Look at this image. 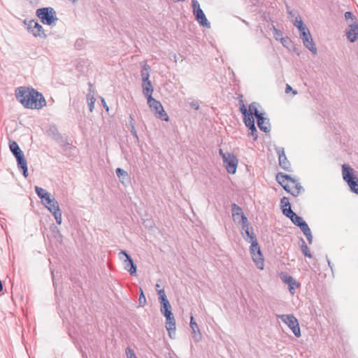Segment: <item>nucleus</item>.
Listing matches in <instances>:
<instances>
[{"instance_id":"obj_35","label":"nucleus","mask_w":358,"mask_h":358,"mask_svg":"<svg viewBox=\"0 0 358 358\" xmlns=\"http://www.w3.org/2000/svg\"><path fill=\"white\" fill-rule=\"evenodd\" d=\"M273 37L277 41H280L282 38V33L279 29H276L275 27H273Z\"/></svg>"},{"instance_id":"obj_23","label":"nucleus","mask_w":358,"mask_h":358,"mask_svg":"<svg viewBox=\"0 0 358 358\" xmlns=\"http://www.w3.org/2000/svg\"><path fill=\"white\" fill-rule=\"evenodd\" d=\"M257 125L259 128L265 131L268 132L270 130V125L268 122L262 115H260L257 117Z\"/></svg>"},{"instance_id":"obj_14","label":"nucleus","mask_w":358,"mask_h":358,"mask_svg":"<svg viewBox=\"0 0 358 358\" xmlns=\"http://www.w3.org/2000/svg\"><path fill=\"white\" fill-rule=\"evenodd\" d=\"M282 280L288 285L289 290L292 294H294L295 289L300 287V283L294 279L291 275L287 273L281 274Z\"/></svg>"},{"instance_id":"obj_34","label":"nucleus","mask_w":358,"mask_h":358,"mask_svg":"<svg viewBox=\"0 0 358 358\" xmlns=\"http://www.w3.org/2000/svg\"><path fill=\"white\" fill-rule=\"evenodd\" d=\"M158 294L159 296V298L161 304H164V303H169V302L168 301V299H166V296L165 294V292H164V289L158 290Z\"/></svg>"},{"instance_id":"obj_27","label":"nucleus","mask_w":358,"mask_h":358,"mask_svg":"<svg viewBox=\"0 0 358 358\" xmlns=\"http://www.w3.org/2000/svg\"><path fill=\"white\" fill-rule=\"evenodd\" d=\"M116 173L123 184H127L130 182L129 177L126 171L120 168L116 169Z\"/></svg>"},{"instance_id":"obj_15","label":"nucleus","mask_w":358,"mask_h":358,"mask_svg":"<svg viewBox=\"0 0 358 358\" xmlns=\"http://www.w3.org/2000/svg\"><path fill=\"white\" fill-rule=\"evenodd\" d=\"M120 259L123 261L124 268L131 274L134 273V265L132 259L124 252L120 253Z\"/></svg>"},{"instance_id":"obj_47","label":"nucleus","mask_w":358,"mask_h":358,"mask_svg":"<svg viewBox=\"0 0 358 358\" xmlns=\"http://www.w3.org/2000/svg\"><path fill=\"white\" fill-rule=\"evenodd\" d=\"M156 287H157V288H159V285L158 284L156 285Z\"/></svg>"},{"instance_id":"obj_31","label":"nucleus","mask_w":358,"mask_h":358,"mask_svg":"<svg viewBox=\"0 0 358 358\" xmlns=\"http://www.w3.org/2000/svg\"><path fill=\"white\" fill-rule=\"evenodd\" d=\"M149 71L150 67L146 64H145V65L143 66V69L141 70V76L143 81L149 80Z\"/></svg>"},{"instance_id":"obj_10","label":"nucleus","mask_w":358,"mask_h":358,"mask_svg":"<svg viewBox=\"0 0 358 358\" xmlns=\"http://www.w3.org/2000/svg\"><path fill=\"white\" fill-rule=\"evenodd\" d=\"M278 317L292 329L296 337L301 336V334L298 320L293 315H280Z\"/></svg>"},{"instance_id":"obj_9","label":"nucleus","mask_w":358,"mask_h":358,"mask_svg":"<svg viewBox=\"0 0 358 358\" xmlns=\"http://www.w3.org/2000/svg\"><path fill=\"white\" fill-rule=\"evenodd\" d=\"M148 103L152 112L154 113L157 117L164 121H169V116L164 110V108L159 101H157L152 97H150L148 99Z\"/></svg>"},{"instance_id":"obj_17","label":"nucleus","mask_w":358,"mask_h":358,"mask_svg":"<svg viewBox=\"0 0 358 358\" xmlns=\"http://www.w3.org/2000/svg\"><path fill=\"white\" fill-rule=\"evenodd\" d=\"M346 35L350 42H355L358 38V23L356 20L350 24Z\"/></svg>"},{"instance_id":"obj_2","label":"nucleus","mask_w":358,"mask_h":358,"mask_svg":"<svg viewBox=\"0 0 358 358\" xmlns=\"http://www.w3.org/2000/svg\"><path fill=\"white\" fill-rule=\"evenodd\" d=\"M275 178L283 189L292 195L296 196L301 192L302 187L301 185L287 175L279 173L276 175Z\"/></svg>"},{"instance_id":"obj_43","label":"nucleus","mask_w":358,"mask_h":358,"mask_svg":"<svg viewBox=\"0 0 358 358\" xmlns=\"http://www.w3.org/2000/svg\"><path fill=\"white\" fill-rule=\"evenodd\" d=\"M192 107L194 108L195 110H198L199 108V105L197 102H193L192 103Z\"/></svg>"},{"instance_id":"obj_42","label":"nucleus","mask_w":358,"mask_h":358,"mask_svg":"<svg viewBox=\"0 0 358 358\" xmlns=\"http://www.w3.org/2000/svg\"><path fill=\"white\" fill-rule=\"evenodd\" d=\"M145 302V298L143 296V293H141V295L139 297V303L140 304H143Z\"/></svg>"},{"instance_id":"obj_40","label":"nucleus","mask_w":358,"mask_h":358,"mask_svg":"<svg viewBox=\"0 0 358 358\" xmlns=\"http://www.w3.org/2000/svg\"><path fill=\"white\" fill-rule=\"evenodd\" d=\"M345 17L346 20H349V19L353 20V15L351 12H345Z\"/></svg>"},{"instance_id":"obj_25","label":"nucleus","mask_w":358,"mask_h":358,"mask_svg":"<svg viewBox=\"0 0 358 358\" xmlns=\"http://www.w3.org/2000/svg\"><path fill=\"white\" fill-rule=\"evenodd\" d=\"M303 45L311 52L315 53L317 52V48L313 42L311 35H309V37H303L302 38Z\"/></svg>"},{"instance_id":"obj_6","label":"nucleus","mask_w":358,"mask_h":358,"mask_svg":"<svg viewBox=\"0 0 358 358\" xmlns=\"http://www.w3.org/2000/svg\"><path fill=\"white\" fill-rule=\"evenodd\" d=\"M287 217H289L294 224L300 227L304 235L306 236L308 243L311 244L313 242V236L311 231L306 222H304L301 217L298 216L293 211L292 213H289Z\"/></svg>"},{"instance_id":"obj_44","label":"nucleus","mask_w":358,"mask_h":358,"mask_svg":"<svg viewBox=\"0 0 358 358\" xmlns=\"http://www.w3.org/2000/svg\"><path fill=\"white\" fill-rule=\"evenodd\" d=\"M292 87L289 85H287L286 88H285V92L287 94H288L289 92L292 91Z\"/></svg>"},{"instance_id":"obj_8","label":"nucleus","mask_w":358,"mask_h":358,"mask_svg":"<svg viewBox=\"0 0 358 358\" xmlns=\"http://www.w3.org/2000/svg\"><path fill=\"white\" fill-rule=\"evenodd\" d=\"M37 16L43 24L51 25L57 20L55 12L52 8H42L36 10Z\"/></svg>"},{"instance_id":"obj_13","label":"nucleus","mask_w":358,"mask_h":358,"mask_svg":"<svg viewBox=\"0 0 358 358\" xmlns=\"http://www.w3.org/2000/svg\"><path fill=\"white\" fill-rule=\"evenodd\" d=\"M28 31L35 37L45 38L46 34L43 27L35 20H30L27 24Z\"/></svg>"},{"instance_id":"obj_18","label":"nucleus","mask_w":358,"mask_h":358,"mask_svg":"<svg viewBox=\"0 0 358 358\" xmlns=\"http://www.w3.org/2000/svg\"><path fill=\"white\" fill-rule=\"evenodd\" d=\"M277 152L278 155V159H279V164L280 166L286 171H289L291 169V164L287 160L285 154V150L283 148H279L277 150Z\"/></svg>"},{"instance_id":"obj_26","label":"nucleus","mask_w":358,"mask_h":358,"mask_svg":"<svg viewBox=\"0 0 358 358\" xmlns=\"http://www.w3.org/2000/svg\"><path fill=\"white\" fill-rule=\"evenodd\" d=\"M252 256V259L253 260V262H255L256 266L261 269V270H263L264 269V258H263V255L262 253H257L255 255H251Z\"/></svg>"},{"instance_id":"obj_33","label":"nucleus","mask_w":358,"mask_h":358,"mask_svg":"<svg viewBox=\"0 0 358 358\" xmlns=\"http://www.w3.org/2000/svg\"><path fill=\"white\" fill-rule=\"evenodd\" d=\"M190 327L192 330V332L196 334V333L199 334V329L197 324L194 322L193 316L190 317Z\"/></svg>"},{"instance_id":"obj_36","label":"nucleus","mask_w":358,"mask_h":358,"mask_svg":"<svg viewBox=\"0 0 358 358\" xmlns=\"http://www.w3.org/2000/svg\"><path fill=\"white\" fill-rule=\"evenodd\" d=\"M301 250L306 257H308L309 258L311 257V254L308 250V248L304 242L303 243V244L301 245Z\"/></svg>"},{"instance_id":"obj_12","label":"nucleus","mask_w":358,"mask_h":358,"mask_svg":"<svg viewBox=\"0 0 358 358\" xmlns=\"http://www.w3.org/2000/svg\"><path fill=\"white\" fill-rule=\"evenodd\" d=\"M231 213L234 221L241 226L248 222V218L244 215L243 210L236 203L231 206Z\"/></svg>"},{"instance_id":"obj_16","label":"nucleus","mask_w":358,"mask_h":358,"mask_svg":"<svg viewBox=\"0 0 358 358\" xmlns=\"http://www.w3.org/2000/svg\"><path fill=\"white\" fill-rule=\"evenodd\" d=\"M240 111L244 115V122H245V125L248 128H250V127L254 128V126H255L254 116H252L251 115V113H249L248 112V110L244 103L241 104V106L240 107Z\"/></svg>"},{"instance_id":"obj_24","label":"nucleus","mask_w":358,"mask_h":358,"mask_svg":"<svg viewBox=\"0 0 358 358\" xmlns=\"http://www.w3.org/2000/svg\"><path fill=\"white\" fill-rule=\"evenodd\" d=\"M280 206L282 213L285 215H289V213H292L291 206L289 199L287 197H283L280 201Z\"/></svg>"},{"instance_id":"obj_38","label":"nucleus","mask_w":358,"mask_h":358,"mask_svg":"<svg viewBox=\"0 0 358 358\" xmlns=\"http://www.w3.org/2000/svg\"><path fill=\"white\" fill-rule=\"evenodd\" d=\"M249 129L250 130V132L248 134V135L252 136L254 141L257 140V129L255 128V126H254V128L250 127Z\"/></svg>"},{"instance_id":"obj_4","label":"nucleus","mask_w":358,"mask_h":358,"mask_svg":"<svg viewBox=\"0 0 358 358\" xmlns=\"http://www.w3.org/2000/svg\"><path fill=\"white\" fill-rule=\"evenodd\" d=\"M219 154L223 159V164L227 171L230 174H234L238 164V159L236 156L232 153H225L222 149L219 150Z\"/></svg>"},{"instance_id":"obj_20","label":"nucleus","mask_w":358,"mask_h":358,"mask_svg":"<svg viewBox=\"0 0 358 358\" xmlns=\"http://www.w3.org/2000/svg\"><path fill=\"white\" fill-rule=\"evenodd\" d=\"M166 329L169 332L170 338H173L176 330V320L173 315L166 317Z\"/></svg>"},{"instance_id":"obj_19","label":"nucleus","mask_w":358,"mask_h":358,"mask_svg":"<svg viewBox=\"0 0 358 358\" xmlns=\"http://www.w3.org/2000/svg\"><path fill=\"white\" fill-rule=\"evenodd\" d=\"M242 230L245 231L246 236H244V238L250 243H253L254 241H257L256 236L253 232V229L250 227V223L248 222L245 224L241 226Z\"/></svg>"},{"instance_id":"obj_3","label":"nucleus","mask_w":358,"mask_h":358,"mask_svg":"<svg viewBox=\"0 0 358 358\" xmlns=\"http://www.w3.org/2000/svg\"><path fill=\"white\" fill-rule=\"evenodd\" d=\"M9 148L17 159L18 167L23 171V175L27 178L28 176V169L23 152L14 141L9 142Z\"/></svg>"},{"instance_id":"obj_30","label":"nucleus","mask_w":358,"mask_h":358,"mask_svg":"<svg viewBox=\"0 0 358 358\" xmlns=\"http://www.w3.org/2000/svg\"><path fill=\"white\" fill-rule=\"evenodd\" d=\"M250 250L251 255L262 252L257 241H254L253 243H251Z\"/></svg>"},{"instance_id":"obj_45","label":"nucleus","mask_w":358,"mask_h":358,"mask_svg":"<svg viewBox=\"0 0 358 358\" xmlns=\"http://www.w3.org/2000/svg\"><path fill=\"white\" fill-rule=\"evenodd\" d=\"M103 107L106 108L107 111H108V107L107 106L106 101L103 99L101 100Z\"/></svg>"},{"instance_id":"obj_21","label":"nucleus","mask_w":358,"mask_h":358,"mask_svg":"<svg viewBox=\"0 0 358 358\" xmlns=\"http://www.w3.org/2000/svg\"><path fill=\"white\" fill-rule=\"evenodd\" d=\"M294 26H296L299 31V35L300 38H302L303 37H309V35H310V33L307 28L306 25L303 24L302 20L301 18L298 19L296 18L294 23Z\"/></svg>"},{"instance_id":"obj_28","label":"nucleus","mask_w":358,"mask_h":358,"mask_svg":"<svg viewBox=\"0 0 358 358\" xmlns=\"http://www.w3.org/2000/svg\"><path fill=\"white\" fill-rule=\"evenodd\" d=\"M161 312L164 315L165 317H171L173 315L171 312V306L169 303H164V304H161Z\"/></svg>"},{"instance_id":"obj_32","label":"nucleus","mask_w":358,"mask_h":358,"mask_svg":"<svg viewBox=\"0 0 358 358\" xmlns=\"http://www.w3.org/2000/svg\"><path fill=\"white\" fill-rule=\"evenodd\" d=\"M248 112L249 113H251L252 116L255 115L257 117L261 115L260 113H259L257 106L254 103L249 106V110H248Z\"/></svg>"},{"instance_id":"obj_1","label":"nucleus","mask_w":358,"mask_h":358,"mask_svg":"<svg viewBox=\"0 0 358 358\" xmlns=\"http://www.w3.org/2000/svg\"><path fill=\"white\" fill-rule=\"evenodd\" d=\"M17 99L27 108L41 109L45 106L43 96L31 87H20L15 91Z\"/></svg>"},{"instance_id":"obj_41","label":"nucleus","mask_w":358,"mask_h":358,"mask_svg":"<svg viewBox=\"0 0 358 358\" xmlns=\"http://www.w3.org/2000/svg\"><path fill=\"white\" fill-rule=\"evenodd\" d=\"M128 358H134V355L131 349H128L127 351Z\"/></svg>"},{"instance_id":"obj_5","label":"nucleus","mask_w":358,"mask_h":358,"mask_svg":"<svg viewBox=\"0 0 358 358\" xmlns=\"http://www.w3.org/2000/svg\"><path fill=\"white\" fill-rule=\"evenodd\" d=\"M342 174L344 180L348 184L350 189L358 194V178L355 176L353 169L347 164L342 166Z\"/></svg>"},{"instance_id":"obj_37","label":"nucleus","mask_w":358,"mask_h":358,"mask_svg":"<svg viewBox=\"0 0 358 358\" xmlns=\"http://www.w3.org/2000/svg\"><path fill=\"white\" fill-rule=\"evenodd\" d=\"M87 101L90 106V111H92L94 106V103L96 101V99L93 96H88Z\"/></svg>"},{"instance_id":"obj_11","label":"nucleus","mask_w":358,"mask_h":358,"mask_svg":"<svg viewBox=\"0 0 358 358\" xmlns=\"http://www.w3.org/2000/svg\"><path fill=\"white\" fill-rule=\"evenodd\" d=\"M192 8L193 13L198 22L203 27H209L210 23L196 0H192Z\"/></svg>"},{"instance_id":"obj_29","label":"nucleus","mask_w":358,"mask_h":358,"mask_svg":"<svg viewBox=\"0 0 358 358\" xmlns=\"http://www.w3.org/2000/svg\"><path fill=\"white\" fill-rule=\"evenodd\" d=\"M35 190L38 196L42 199V201L50 196V194L46 192V190L38 186L35 187Z\"/></svg>"},{"instance_id":"obj_46","label":"nucleus","mask_w":358,"mask_h":358,"mask_svg":"<svg viewBox=\"0 0 358 358\" xmlns=\"http://www.w3.org/2000/svg\"><path fill=\"white\" fill-rule=\"evenodd\" d=\"M2 289H3V285H2L1 282L0 281V292L2 291Z\"/></svg>"},{"instance_id":"obj_7","label":"nucleus","mask_w":358,"mask_h":358,"mask_svg":"<svg viewBox=\"0 0 358 358\" xmlns=\"http://www.w3.org/2000/svg\"><path fill=\"white\" fill-rule=\"evenodd\" d=\"M42 203L53 214L57 223L60 224L62 220V212L59 209L58 202L55 198H52L50 196L47 197L45 200L43 201Z\"/></svg>"},{"instance_id":"obj_39","label":"nucleus","mask_w":358,"mask_h":358,"mask_svg":"<svg viewBox=\"0 0 358 358\" xmlns=\"http://www.w3.org/2000/svg\"><path fill=\"white\" fill-rule=\"evenodd\" d=\"M283 46L288 48L290 44V39L289 37H282V39L280 41Z\"/></svg>"},{"instance_id":"obj_22","label":"nucleus","mask_w":358,"mask_h":358,"mask_svg":"<svg viewBox=\"0 0 358 358\" xmlns=\"http://www.w3.org/2000/svg\"><path fill=\"white\" fill-rule=\"evenodd\" d=\"M142 87H143V92L145 94V96L148 99H149L150 97H152L153 88H152L151 82L149 80L143 81Z\"/></svg>"}]
</instances>
